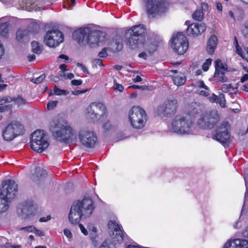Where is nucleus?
I'll return each mask as SVG.
<instances>
[{
  "mask_svg": "<svg viewBox=\"0 0 248 248\" xmlns=\"http://www.w3.org/2000/svg\"><path fill=\"white\" fill-rule=\"evenodd\" d=\"M73 37L81 45L88 44L91 47H94L104 41V33L85 27L75 31L73 33Z\"/></svg>",
  "mask_w": 248,
  "mask_h": 248,
  "instance_id": "obj_1",
  "label": "nucleus"
},
{
  "mask_svg": "<svg viewBox=\"0 0 248 248\" xmlns=\"http://www.w3.org/2000/svg\"><path fill=\"white\" fill-rule=\"evenodd\" d=\"M93 209V202L90 198L75 202L71 207L69 220L72 224H77L82 218L90 217Z\"/></svg>",
  "mask_w": 248,
  "mask_h": 248,
  "instance_id": "obj_2",
  "label": "nucleus"
},
{
  "mask_svg": "<svg viewBox=\"0 0 248 248\" xmlns=\"http://www.w3.org/2000/svg\"><path fill=\"white\" fill-rule=\"evenodd\" d=\"M51 131L54 139L65 143L76 141V136L73 128L64 120H59L54 126H51Z\"/></svg>",
  "mask_w": 248,
  "mask_h": 248,
  "instance_id": "obj_3",
  "label": "nucleus"
},
{
  "mask_svg": "<svg viewBox=\"0 0 248 248\" xmlns=\"http://www.w3.org/2000/svg\"><path fill=\"white\" fill-rule=\"evenodd\" d=\"M130 36L128 38L126 44L132 49L140 48L145 41L146 35V28L143 25L133 26L130 30Z\"/></svg>",
  "mask_w": 248,
  "mask_h": 248,
  "instance_id": "obj_4",
  "label": "nucleus"
},
{
  "mask_svg": "<svg viewBox=\"0 0 248 248\" xmlns=\"http://www.w3.org/2000/svg\"><path fill=\"white\" fill-rule=\"evenodd\" d=\"M193 122L187 115H178L172 120L171 130L181 135L189 134L191 132Z\"/></svg>",
  "mask_w": 248,
  "mask_h": 248,
  "instance_id": "obj_5",
  "label": "nucleus"
},
{
  "mask_svg": "<svg viewBox=\"0 0 248 248\" xmlns=\"http://www.w3.org/2000/svg\"><path fill=\"white\" fill-rule=\"evenodd\" d=\"M128 120L131 125L136 129H141L147 121L146 113L139 106H133L128 112Z\"/></svg>",
  "mask_w": 248,
  "mask_h": 248,
  "instance_id": "obj_6",
  "label": "nucleus"
},
{
  "mask_svg": "<svg viewBox=\"0 0 248 248\" xmlns=\"http://www.w3.org/2000/svg\"><path fill=\"white\" fill-rule=\"evenodd\" d=\"M220 119V115L216 110L205 111L202 113L198 119L197 124L202 128L211 129L219 122Z\"/></svg>",
  "mask_w": 248,
  "mask_h": 248,
  "instance_id": "obj_7",
  "label": "nucleus"
},
{
  "mask_svg": "<svg viewBox=\"0 0 248 248\" xmlns=\"http://www.w3.org/2000/svg\"><path fill=\"white\" fill-rule=\"evenodd\" d=\"M107 113V108L105 104L101 102H95L91 103L86 108L85 115L87 119L94 122Z\"/></svg>",
  "mask_w": 248,
  "mask_h": 248,
  "instance_id": "obj_8",
  "label": "nucleus"
},
{
  "mask_svg": "<svg viewBox=\"0 0 248 248\" xmlns=\"http://www.w3.org/2000/svg\"><path fill=\"white\" fill-rule=\"evenodd\" d=\"M24 132V126L19 122H13L4 127L1 131V136L6 141H11Z\"/></svg>",
  "mask_w": 248,
  "mask_h": 248,
  "instance_id": "obj_9",
  "label": "nucleus"
},
{
  "mask_svg": "<svg viewBox=\"0 0 248 248\" xmlns=\"http://www.w3.org/2000/svg\"><path fill=\"white\" fill-rule=\"evenodd\" d=\"M30 143L32 149L37 153H42L49 146L44 131L41 130H36L32 134Z\"/></svg>",
  "mask_w": 248,
  "mask_h": 248,
  "instance_id": "obj_10",
  "label": "nucleus"
},
{
  "mask_svg": "<svg viewBox=\"0 0 248 248\" xmlns=\"http://www.w3.org/2000/svg\"><path fill=\"white\" fill-rule=\"evenodd\" d=\"M171 47L178 55H183L188 48L189 43L186 37L182 32L174 34L171 38Z\"/></svg>",
  "mask_w": 248,
  "mask_h": 248,
  "instance_id": "obj_11",
  "label": "nucleus"
},
{
  "mask_svg": "<svg viewBox=\"0 0 248 248\" xmlns=\"http://www.w3.org/2000/svg\"><path fill=\"white\" fill-rule=\"evenodd\" d=\"M230 128V125L229 122H222L216 128L212 138L225 146V144L230 142V135L229 132Z\"/></svg>",
  "mask_w": 248,
  "mask_h": 248,
  "instance_id": "obj_12",
  "label": "nucleus"
},
{
  "mask_svg": "<svg viewBox=\"0 0 248 248\" xmlns=\"http://www.w3.org/2000/svg\"><path fill=\"white\" fill-rule=\"evenodd\" d=\"M167 0H147L146 11L148 15H153L165 12L168 8Z\"/></svg>",
  "mask_w": 248,
  "mask_h": 248,
  "instance_id": "obj_13",
  "label": "nucleus"
},
{
  "mask_svg": "<svg viewBox=\"0 0 248 248\" xmlns=\"http://www.w3.org/2000/svg\"><path fill=\"white\" fill-rule=\"evenodd\" d=\"M178 102L176 99L167 100L164 104L157 107L156 113L160 116L170 117L177 111Z\"/></svg>",
  "mask_w": 248,
  "mask_h": 248,
  "instance_id": "obj_14",
  "label": "nucleus"
},
{
  "mask_svg": "<svg viewBox=\"0 0 248 248\" xmlns=\"http://www.w3.org/2000/svg\"><path fill=\"white\" fill-rule=\"evenodd\" d=\"M62 33L58 30L48 31L45 37L44 41L49 47H54L63 41Z\"/></svg>",
  "mask_w": 248,
  "mask_h": 248,
  "instance_id": "obj_15",
  "label": "nucleus"
},
{
  "mask_svg": "<svg viewBox=\"0 0 248 248\" xmlns=\"http://www.w3.org/2000/svg\"><path fill=\"white\" fill-rule=\"evenodd\" d=\"M81 143L88 148L93 147L97 140V137L92 131L87 129H81L78 134Z\"/></svg>",
  "mask_w": 248,
  "mask_h": 248,
  "instance_id": "obj_16",
  "label": "nucleus"
},
{
  "mask_svg": "<svg viewBox=\"0 0 248 248\" xmlns=\"http://www.w3.org/2000/svg\"><path fill=\"white\" fill-rule=\"evenodd\" d=\"M17 192V185L12 180H7L3 183L0 195L10 200L15 198Z\"/></svg>",
  "mask_w": 248,
  "mask_h": 248,
  "instance_id": "obj_17",
  "label": "nucleus"
},
{
  "mask_svg": "<svg viewBox=\"0 0 248 248\" xmlns=\"http://www.w3.org/2000/svg\"><path fill=\"white\" fill-rule=\"evenodd\" d=\"M108 227L110 229H113L114 242L118 243H122L124 240V234L122 231V227L117 224L116 221L110 220L108 223Z\"/></svg>",
  "mask_w": 248,
  "mask_h": 248,
  "instance_id": "obj_18",
  "label": "nucleus"
},
{
  "mask_svg": "<svg viewBox=\"0 0 248 248\" xmlns=\"http://www.w3.org/2000/svg\"><path fill=\"white\" fill-rule=\"evenodd\" d=\"M206 28L204 23H193L188 26L186 33L188 35L197 36L203 33Z\"/></svg>",
  "mask_w": 248,
  "mask_h": 248,
  "instance_id": "obj_19",
  "label": "nucleus"
},
{
  "mask_svg": "<svg viewBox=\"0 0 248 248\" xmlns=\"http://www.w3.org/2000/svg\"><path fill=\"white\" fill-rule=\"evenodd\" d=\"M202 113H203L200 107L196 103H192L189 105L186 108V111L184 115H187L188 118H191L193 122L194 118L200 117Z\"/></svg>",
  "mask_w": 248,
  "mask_h": 248,
  "instance_id": "obj_20",
  "label": "nucleus"
},
{
  "mask_svg": "<svg viewBox=\"0 0 248 248\" xmlns=\"http://www.w3.org/2000/svg\"><path fill=\"white\" fill-rule=\"evenodd\" d=\"M223 248H248V241L245 239H236L227 242Z\"/></svg>",
  "mask_w": 248,
  "mask_h": 248,
  "instance_id": "obj_21",
  "label": "nucleus"
},
{
  "mask_svg": "<svg viewBox=\"0 0 248 248\" xmlns=\"http://www.w3.org/2000/svg\"><path fill=\"white\" fill-rule=\"evenodd\" d=\"M14 102L15 104L17 105L18 106H21L27 104V101L19 96L17 97H11L10 96H6L3 97L0 100V105L3 106L6 103Z\"/></svg>",
  "mask_w": 248,
  "mask_h": 248,
  "instance_id": "obj_22",
  "label": "nucleus"
},
{
  "mask_svg": "<svg viewBox=\"0 0 248 248\" xmlns=\"http://www.w3.org/2000/svg\"><path fill=\"white\" fill-rule=\"evenodd\" d=\"M172 75L170 76L172 77L173 83L177 86H181L185 83L186 78L181 72H178L176 70H171L170 71Z\"/></svg>",
  "mask_w": 248,
  "mask_h": 248,
  "instance_id": "obj_23",
  "label": "nucleus"
},
{
  "mask_svg": "<svg viewBox=\"0 0 248 248\" xmlns=\"http://www.w3.org/2000/svg\"><path fill=\"white\" fill-rule=\"evenodd\" d=\"M30 32L26 29H19L16 32V38L20 43L29 41Z\"/></svg>",
  "mask_w": 248,
  "mask_h": 248,
  "instance_id": "obj_24",
  "label": "nucleus"
},
{
  "mask_svg": "<svg viewBox=\"0 0 248 248\" xmlns=\"http://www.w3.org/2000/svg\"><path fill=\"white\" fill-rule=\"evenodd\" d=\"M46 171L44 168L38 167L36 168L34 173L32 174L31 178L34 181H37L42 178L46 177Z\"/></svg>",
  "mask_w": 248,
  "mask_h": 248,
  "instance_id": "obj_25",
  "label": "nucleus"
},
{
  "mask_svg": "<svg viewBox=\"0 0 248 248\" xmlns=\"http://www.w3.org/2000/svg\"><path fill=\"white\" fill-rule=\"evenodd\" d=\"M217 37L214 35H211L208 40L206 48L207 51L209 54H212L214 53L217 45Z\"/></svg>",
  "mask_w": 248,
  "mask_h": 248,
  "instance_id": "obj_26",
  "label": "nucleus"
},
{
  "mask_svg": "<svg viewBox=\"0 0 248 248\" xmlns=\"http://www.w3.org/2000/svg\"><path fill=\"white\" fill-rule=\"evenodd\" d=\"M4 18L0 19V35L7 37L9 33V23L7 22H3Z\"/></svg>",
  "mask_w": 248,
  "mask_h": 248,
  "instance_id": "obj_27",
  "label": "nucleus"
},
{
  "mask_svg": "<svg viewBox=\"0 0 248 248\" xmlns=\"http://www.w3.org/2000/svg\"><path fill=\"white\" fill-rule=\"evenodd\" d=\"M9 199L0 195V214L6 212L9 208Z\"/></svg>",
  "mask_w": 248,
  "mask_h": 248,
  "instance_id": "obj_28",
  "label": "nucleus"
},
{
  "mask_svg": "<svg viewBox=\"0 0 248 248\" xmlns=\"http://www.w3.org/2000/svg\"><path fill=\"white\" fill-rule=\"evenodd\" d=\"M140 47H143L145 50L150 54L154 53L156 49V46L155 44L149 42H145V41L140 48Z\"/></svg>",
  "mask_w": 248,
  "mask_h": 248,
  "instance_id": "obj_29",
  "label": "nucleus"
},
{
  "mask_svg": "<svg viewBox=\"0 0 248 248\" xmlns=\"http://www.w3.org/2000/svg\"><path fill=\"white\" fill-rule=\"evenodd\" d=\"M40 27L39 24L33 20H31L28 25V31L31 34H35L39 31Z\"/></svg>",
  "mask_w": 248,
  "mask_h": 248,
  "instance_id": "obj_30",
  "label": "nucleus"
},
{
  "mask_svg": "<svg viewBox=\"0 0 248 248\" xmlns=\"http://www.w3.org/2000/svg\"><path fill=\"white\" fill-rule=\"evenodd\" d=\"M215 72L227 71V65L222 63L220 59H217L215 62Z\"/></svg>",
  "mask_w": 248,
  "mask_h": 248,
  "instance_id": "obj_31",
  "label": "nucleus"
},
{
  "mask_svg": "<svg viewBox=\"0 0 248 248\" xmlns=\"http://www.w3.org/2000/svg\"><path fill=\"white\" fill-rule=\"evenodd\" d=\"M214 77L217 81L222 83L226 82L228 80V78L225 76L224 71L215 72Z\"/></svg>",
  "mask_w": 248,
  "mask_h": 248,
  "instance_id": "obj_32",
  "label": "nucleus"
},
{
  "mask_svg": "<svg viewBox=\"0 0 248 248\" xmlns=\"http://www.w3.org/2000/svg\"><path fill=\"white\" fill-rule=\"evenodd\" d=\"M192 17L195 20L201 21L203 18V12L201 9L196 10L192 14Z\"/></svg>",
  "mask_w": 248,
  "mask_h": 248,
  "instance_id": "obj_33",
  "label": "nucleus"
},
{
  "mask_svg": "<svg viewBox=\"0 0 248 248\" xmlns=\"http://www.w3.org/2000/svg\"><path fill=\"white\" fill-rule=\"evenodd\" d=\"M32 51L36 54H40L42 51V46L36 41L31 42Z\"/></svg>",
  "mask_w": 248,
  "mask_h": 248,
  "instance_id": "obj_34",
  "label": "nucleus"
},
{
  "mask_svg": "<svg viewBox=\"0 0 248 248\" xmlns=\"http://www.w3.org/2000/svg\"><path fill=\"white\" fill-rule=\"evenodd\" d=\"M203 90H195V93L198 94H199L203 96H208L210 94V90L207 86L203 88Z\"/></svg>",
  "mask_w": 248,
  "mask_h": 248,
  "instance_id": "obj_35",
  "label": "nucleus"
},
{
  "mask_svg": "<svg viewBox=\"0 0 248 248\" xmlns=\"http://www.w3.org/2000/svg\"><path fill=\"white\" fill-rule=\"evenodd\" d=\"M235 41L236 42V45L235 46V48L236 50L237 53L240 55L243 59H246V53L242 50L241 47L239 46L238 44V42L237 41L236 38H235Z\"/></svg>",
  "mask_w": 248,
  "mask_h": 248,
  "instance_id": "obj_36",
  "label": "nucleus"
},
{
  "mask_svg": "<svg viewBox=\"0 0 248 248\" xmlns=\"http://www.w3.org/2000/svg\"><path fill=\"white\" fill-rule=\"evenodd\" d=\"M217 103H218L222 108L226 107V100L224 94L220 93L219 94Z\"/></svg>",
  "mask_w": 248,
  "mask_h": 248,
  "instance_id": "obj_37",
  "label": "nucleus"
},
{
  "mask_svg": "<svg viewBox=\"0 0 248 248\" xmlns=\"http://www.w3.org/2000/svg\"><path fill=\"white\" fill-rule=\"evenodd\" d=\"M192 86H193L194 88L196 90H197V89L198 88H203L205 87V86H207L204 84V83L203 81L202 80H199L195 82L194 84H192Z\"/></svg>",
  "mask_w": 248,
  "mask_h": 248,
  "instance_id": "obj_38",
  "label": "nucleus"
},
{
  "mask_svg": "<svg viewBox=\"0 0 248 248\" xmlns=\"http://www.w3.org/2000/svg\"><path fill=\"white\" fill-rule=\"evenodd\" d=\"M54 93L57 95H66L68 93L66 90L60 89L57 87L54 88Z\"/></svg>",
  "mask_w": 248,
  "mask_h": 248,
  "instance_id": "obj_39",
  "label": "nucleus"
},
{
  "mask_svg": "<svg viewBox=\"0 0 248 248\" xmlns=\"http://www.w3.org/2000/svg\"><path fill=\"white\" fill-rule=\"evenodd\" d=\"M212 61L211 59H208L203 63L202 69L203 71H207L208 70L209 66L211 64Z\"/></svg>",
  "mask_w": 248,
  "mask_h": 248,
  "instance_id": "obj_40",
  "label": "nucleus"
},
{
  "mask_svg": "<svg viewBox=\"0 0 248 248\" xmlns=\"http://www.w3.org/2000/svg\"><path fill=\"white\" fill-rule=\"evenodd\" d=\"M45 75L43 74L38 78H32L31 81L35 84H39L45 78Z\"/></svg>",
  "mask_w": 248,
  "mask_h": 248,
  "instance_id": "obj_41",
  "label": "nucleus"
},
{
  "mask_svg": "<svg viewBox=\"0 0 248 248\" xmlns=\"http://www.w3.org/2000/svg\"><path fill=\"white\" fill-rule=\"evenodd\" d=\"M60 69H61L60 71V76L62 77V76L65 75V73L68 71L66 65L64 64H62L60 65Z\"/></svg>",
  "mask_w": 248,
  "mask_h": 248,
  "instance_id": "obj_42",
  "label": "nucleus"
},
{
  "mask_svg": "<svg viewBox=\"0 0 248 248\" xmlns=\"http://www.w3.org/2000/svg\"><path fill=\"white\" fill-rule=\"evenodd\" d=\"M34 226L30 225L26 227H24L19 228V231H23L27 232H33Z\"/></svg>",
  "mask_w": 248,
  "mask_h": 248,
  "instance_id": "obj_43",
  "label": "nucleus"
},
{
  "mask_svg": "<svg viewBox=\"0 0 248 248\" xmlns=\"http://www.w3.org/2000/svg\"><path fill=\"white\" fill-rule=\"evenodd\" d=\"M58 101H49L48 104H47V109L48 110H51V109H53V108H54L57 104H58Z\"/></svg>",
  "mask_w": 248,
  "mask_h": 248,
  "instance_id": "obj_44",
  "label": "nucleus"
},
{
  "mask_svg": "<svg viewBox=\"0 0 248 248\" xmlns=\"http://www.w3.org/2000/svg\"><path fill=\"white\" fill-rule=\"evenodd\" d=\"M115 45L117 46L116 49L117 50H120L122 49L123 44L122 40L120 39H118V40H116L114 42Z\"/></svg>",
  "mask_w": 248,
  "mask_h": 248,
  "instance_id": "obj_45",
  "label": "nucleus"
},
{
  "mask_svg": "<svg viewBox=\"0 0 248 248\" xmlns=\"http://www.w3.org/2000/svg\"><path fill=\"white\" fill-rule=\"evenodd\" d=\"M107 48L105 47L98 53V56L101 58H105L108 56Z\"/></svg>",
  "mask_w": 248,
  "mask_h": 248,
  "instance_id": "obj_46",
  "label": "nucleus"
},
{
  "mask_svg": "<svg viewBox=\"0 0 248 248\" xmlns=\"http://www.w3.org/2000/svg\"><path fill=\"white\" fill-rule=\"evenodd\" d=\"M33 232L36 234L38 236H43L45 235V233L43 231L37 229L34 227V229H33Z\"/></svg>",
  "mask_w": 248,
  "mask_h": 248,
  "instance_id": "obj_47",
  "label": "nucleus"
},
{
  "mask_svg": "<svg viewBox=\"0 0 248 248\" xmlns=\"http://www.w3.org/2000/svg\"><path fill=\"white\" fill-rule=\"evenodd\" d=\"M114 83L115 84L114 85V90L116 91H118L119 92H122L124 90L123 86L122 85L118 84L116 82Z\"/></svg>",
  "mask_w": 248,
  "mask_h": 248,
  "instance_id": "obj_48",
  "label": "nucleus"
},
{
  "mask_svg": "<svg viewBox=\"0 0 248 248\" xmlns=\"http://www.w3.org/2000/svg\"><path fill=\"white\" fill-rule=\"evenodd\" d=\"M218 96L215 95L214 93H213L212 96L209 97V100L212 103H217L218 100Z\"/></svg>",
  "mask_w": 248,
  "mask_h": 248,
  "instance_id": "obj_49",
  "label": "nucleus"
},
{
  "mask_svg": "<svg viewBox=\"0 0 248 248\" xmlns=\"http://www.w3.org/2000/svg\"><path fill=\"white\" fill-rule=\"evenodd\" d=\"M12 108V105H8L0 107V112H3L9 109H10Z\"/></svg>",
  "mask_w": 248,
  "mask_h": 248,
  "instance_id": "obj_50",
  "label": "nucleus"
},
{
  "mask_svg": "<svg viewBox=\"0 0 248 248\" xmlns=\"http://www.w3.org/2000/svg\"><path fill=\"white\" fill-rule=\"evenodd\" d=\"M242 31L245 37H248V23L245 24V27L242 30Z\"/></svg>",
  "mask_w": 248,
  "mask_h": 248,
  "instance_id": "obj_51",
  "label": "nucleus"
},
{
  "mask_svg": "<svg viewBox=\"0 0 248 248\" xmlns=\"http://www.w3.org/2000/svg\"><path fill=\"white\" fill-rule=\"evenodd\" d=\"M82 83V81L81 79H74L71 81V84L73 86H79Z\"/></svg>",
  "mask_w": 248,
  "mask_h": 248,
  "instance_id": "obj_52",
  "label": "nucleus"
},
{
  "mask_svg": "<svg viewBox=\"0 0 248 248\" xmlns=\"http://www.w3.org/2000/svg\"><path fill=\"white\" fill-rule=\"evenodd\" d=\"M63 233H64V234L67 237V238H71L72 237V234L71 232V231L67 229H65L63 231Z\"/></svg>",
  "mask_w": 248,
  "mask_h": 248,
  "instance_id": "obj_53",
  "label": "nucleus"
},
{
  "mask_svg": "<svg viewBox=\"0 0 248 248\" xmlns=\"http://www.w3.org/2000/svg\"><path fill=\"white\" fill-rule=\"evenodd\" d=\"M231 88L230 84H223L221 87V90L224 92H228Z\"/></svg>",
  "mask_w": 248,
  "mask_h": 248,
  "instance_id": "obj_54",
  "label": "nucleus"
},
{
  "mask_svg": "<svg viewBox=\"0 0 248 248\" xmlns=\"http://www.w3.org/2000/svg\"><path fill=\"white\" fill-rule=\"evenodd\" d=\"M79 228L81 231V232L85 235H88V231L85 228V227H84V226L81 224H79Z\"/></svg>",
  "mask_w": 248,
  "mask_h": 248,
  "instance_id": "obj_55",
  "label": "nucleus"
},
{
  "mask_svg": "<svg viewBox=\"0 0 248 248\" xmlns=\"http://www.w3.org/2000/svg\"><path fill=\"white\" fill-rule=\"evenodd\" d=\"M61 77H63L65 79H72L74 77V75L72 73H65V75L62 76Z\"/></svg>",
  "mask_w": 248,
  "mask_h": 248,
  "instance_id": "obj_56",
  "label": "nucleus"
},
{
  "mask_svg": "<svg viewBox=\"0 0 248 248\" xmlns=\"http://www.w3.org/2000/svg\"><path fill=\"white\" fill-rule=\"evenodd\" d=\"M245 181L246 186L247 187V191H246V193H245V201H244V206L245 205L246 202H247V200L248 199V186H247L248 182H247V181L246 180V179H245Z\"/></svg>",
  "mask_w": 248,
  "mask_h": 248,
  "instance_id": "obj_57",
  "label": "nucleus"
},
{
  "mask_svg": "<svg viewBox=\"0 0 248 248\" xmlns=\"http://www.w3.org/2000/svg\"><path fill=\"white\" fill-rule=\"evenodd\" d=\"M201 8H202V9H201V10L203 12V11H205L208 10V5L207 3L202 2Z\"/></svg>",
  "mask_w": 248,
  "mask_h": 248,
  "instance_id": "obj_58",
  "label": "nucleus"
},
{
  "mask_svg": "<svg viewBox=\"0 0 248 248\" xmlns=\"http://www.w3.org/2000/svg\"><path fill=\"white\" fill-rule=\"evenodd\" d=\"M41 2L44 4H46L47 5H50L52 4L53 2H54L56 0H40Z\"/></svg>",
  "mask_w": 248,
  "mask_h": 248,
  "instance_id": "obj_59",
  "label": "nucleus"
},
{
  "mask_svg": "<svg viewBox=\"0 0 248 248\" xmlns=\"http://www.w3.org/2000/svg\"><path fill=\"white\" fill-rule=\"evenodd\" d=\"M51 218L50 216H47L46 217H41L39 219V221L41 222H46L49 220Z\"/></svg>",
  "mask_w": 248,
  "mask_h": 248,
  "instance_id": "obj_60",
  "label": "nucleus"
},
{
  "mask_svg": "<svg viewBox=\"0 0 248 248\" xmlns=\"http://www.w3.org/2000/svg\"><path fill=\"white\" fill-rule=\"evenodd\" d=\"M7 248H22V246L20 245H11L10 244H7Z\"/></svg>",
  "mask_w": 248,
  "mask_h": 248,
  "instance_id": "obj_61",
  "label": "nucleus"
},
{
  "mask_svg": "<svg viewBox=\"0 0 248 248\" xmlns=\"http://www.w3.org/2000/svg\"><path fill=\"white\" fill-rule=\"evenodd\" d=\"M216 7L217 10L219 12H222V6L221 3L217 2L216 3Z\"/></svg>",
  "mask_w": 248,
  "mask_h": 248,
  "instance_id": "obj_62",
  "label": "nucleus"
},
{
  "mask_svg": "<svg viewBox=\"0 0 248 248\" xmlns=\"http://www.w3.org/2000/svg\"><path fill=\"white\" fill-rule=\"evenodd\" d=\"M94 62L96 64H98L100 66H103V64L102 63V60L99 59H96L94 60Z\"/></svg>",
  "mask_w": 248,
  "mask_h": 248,
  "instance_id": "obj_63",
  "label": "nucleus"
},
{
  "mask_svg": "<svg viewBox=\"0 0 248 248\" xmlns=\"http://www.w3.org/2000/svg\"><path fill=\"white\" fill-rule=\"evenodd\" d=\"M248 79V75L245 74L241 78L240 81L242 83L244 82Z\"/></svg>",
  "mask_w": 248,
  "mask_h": 248,
  "instance_id": "obj_64",
  "label": "nucleus"
}]
</instances>
